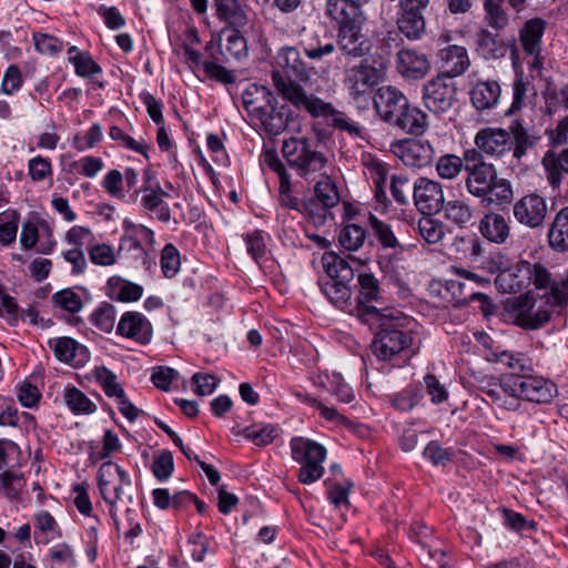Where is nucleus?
<instances>
[{
  "mask_svg": "<svg viewBox=\"0 0 568 568\" xmlns=\"http://www.w3.org/2000/svg\"><path fill=\"white\" fill-rule=\"evenodd\" d=\"M242 99L244 109L253 119L263 114L264 110L271 106L273 102H276L275 95L268 88L255 83L250 84L245 89Z\"/></svg>",
  "mask_w": 568,
  "mask_h": 568,
  "instance_id": "27",
  "label": "nucleus"
},
{
  "mask_svg": "<svg viewBox=\"0 0 568 568\" xmlns=\"http://www.w3.org/2000/svg\"><path fill=\"white\" fill-rule=\"evenodd\" d=\"M115 308L109 303L101 304L92 314V323L102 332L110 333L114 327Z\"/></svg>",
  "mask_w": 568,
  "mask_h": 568,
  "instance_id": "51",
  "label": "nucleus"
},
{
  "mask_svg": "<svg viewBox=\"0 0 568 568\" xmlns=\"http://www.w3.org/2000/svg\"><path fill=\"white\" fill-rule=\"evenodd\" d=\"M282 153L300 178L306 181L323 178L314 186L315 196L305 201L303 207L314 223H324L329 209L336 206L341 200L335 183L323 172L327 163L326 158L305 138L284 140Z\"/></svg>",
  "mask_w": 568,
  "mask_h": 568,
  "instance_id": "1",
  "label": "nucleus"
},
{
  "mask_svg": "<svg viewBox=\"0 0 568 568\" xmlns=\"http://www.w3.org/2000/svg\"><path fill=\"white\" fill-rule=\"evenodd\" d=\"M535 290L544 291L535 294V304L540 301L535 312V329L550 320L557 307L568 304V292L561 288V284L552 281L550 273L542 266L535 264Z\"/></svg>",
  "mask_w": 568,
  "mask_h": 568,
  "instance_id": "8",
  "label": "nucleus"
},
{
  "mask_svg": "<svg viewBox=\"0 0 568 568\" xmlns=\"http://www.w3.org/2000/svg\"><path fill=\"white\" fill-rule=\"evenodd\" d=\"M337 38L338 48L346 57L362 58L372 47L369 39L362 33V23L339 29Z\"/></svg>",
  "mask_w": 568,
  "mask_h": 568,
  "instance_id": "17",
  "label": "nucleus"
},
{
  "mask_svg": "<svg viewBox=\"0 0 568 568\" xmlns=\"http://www.w3.org/2000/svg\"><path fill=\"white\" fill-rule=\"evenodd\" d=\"M313 118H325L335 129L347 132L351 136H361L362 128L343 112L337 111L332 103L316 97L303 109Z\"/></svg>",
  "mask_w": 568,
  "mask_h": 568,
  "instance_id": "15",
  "label": "nucleus"
},
{
  "mask_svg": "<svg viewBox=\"0 0 568 568\" xmlns=\"http://www.w3.org/2000/svg\"><path fill=\"white\" fill-rule=\"evenodd\" d=\"M173 456L171 452H163L154 458L152 471L156 479L166 480L173 473Z\"/></svg>",
  "mask_w": 568,
  "mask_h": 568,
  "instance_id": "60",
  "label": "nucleus"
},
{
  "mask_svg": "<svg viewBox=\"0 0 568 568\" xmlns=\"http://www.w3.org/2000/svg\"><path fill=\"white\" fill-rule=\"evenodd\" d=\"M6 221L0 217V243L4 246L16 241L19 224V214L16 211L3 213Z\"/></svg>",
  "mask_w": 568,
  "mask_h": 568,
  "instance_id": "53",
  "label": "nucleus"
},
{
  "mask_svg": "<svg viewBox=\"0 0 568 568\" xmlns=\"http://www.w3.org/2000/svg\"><path fill=\"white\" fill-rule=\"evenodd\" d=\"M467 191L480 199L483 206H498L510 203L513 189L510 182L499 178L494 164H480L467 172L465 180Z\"/></svg>",
  "mask_w": 568,
  "mask_h": 568,
  "instance_id": "5",
  "label": "nucleus"
},
{
  "mask_svg": "<svg viewBox=\"0 0 568 568\" xmlns=\"http://www.w3.org/2000/svg\"><path fill=\"white\" fill-rule=\"evenodd\" d=\"M49 346L60 362L79 366L89 359L88 348L71 337L51 338Z\"/></svg>",
  "mask_w": 568,
  "mask_h": 568,
  "instance_id": "25",
  "label": "nucleus"
},
{
  "mask_svg": "<svg viewBox=\"0 0 568 568\" xmlns=\"http://www.w3.org/2000/svg\"><path fill=\"white\" fill-rule=\"evenodd\" d=\"M417 229L422 239L429 244L438 243L444 236L442 224L430 219L429 215L418 221Z\"/></svg>",
  "mask_w": 568,
  "mask_h": 568,
  "instance_id": "52",
  "label": "nucleus"
},
{
  "mask_svg": "<svg viewBox=\"0 0 568 568\" xmlns=\"http://www.w3.org/2000/svg\"><path fill=\"white\" fill-rule=\"evenodd\" d=\"M542 168L547 174V179L552 186H557L561 180V173H568V149L564 150L560 155L548 151L541 161Z\"/></svg>",
  "mask_w": 568,
  "mask_h": 568,
  "instance_id": "35",
  "label": "nucleus"
},
{
  "mask_svg": "<svg viewBox=\"0 0 568 568\" xmlns=\"http://www.w3.org/2000/svg\"><path fill=\"white\" fill-rule=\"evenodd\" d=\"M272 80L278 94L298 110H303L316 98L300 84L310 80V68L296 47L284 45L277 50Z\"/></svg>",
  "mask_w": 568,
  "mask_h": 568,
  "instance_id": "2",
  "label": "nucleus"
},
{
  "mask_svg": "<svg viewBox=\"0 0 568 568\" xmlns=\"http://www.w3.org/2000/svg\"><path fill=\"white\" fill-rule=\"evenodd\" d=\"M344 82L349 94L358 98L377 83V71L367 62L362 61L346 71Z\"/></svg>",
  "mask_w": 568,
  "mask_h": 568,
  "instance_id": "22",
  "label": "nucleus"
},
{
  "mask_svg": "<svg viewBox=\"0 0 568 568\" xmlns=\"http://www.w3.org/2000/svg\"><path fill=\"white\" fill-rule=\"evenodd\" d=\"M32 38L36 50L42 54L55 55L63 48L62 41L51 34L34 32Z\"/></svg>",
  "mask_w": 568,
  "mask_h": 568,
  "instance_id": "55",
  "label": "nucleus"
},
{
  "mask_svg": "<svg viewBox=\"0 0 568 568\" xmlns=\"http://www.w3.org/2000/svg\"><path fill=\"white\" fill-rule=\"evenodd\" d=\"M290 447L292 458L302 465L298 480L305 485L317 481L324 474L322 464L326 457V449L321 444L304 437L292 438Z\"/></svg>",
  "mask_w": 568,
  "mask_h": 568,
  "instance_id": "9",
  "label": "nucleus"
},
{
  "mask_svg": "<svg viewBox=\"0 0 568 568\" xmlns=\"http://www.w3.org/2000/svg\"><path fill=\"white\" fill-rule=\"evenodd\" d=\"M510 59L516 73V78L513 83V103L510 108L505 112L506 115H511L523 108L525 104L526 93L530 84L528 78L524 77V71L521 69L519 59V51L516 45H513L510 49Z\"/></svg>",
  "mask_w": 568,
  "mask_h": 568,
  "instance_id": "30",
  "label": "nucleus"
},
{
  "mask_svg": "<svg viewBox=\"0 0 568 568\" xmlns=\"http://www.w3.org/2000/svg\"><path fill=\"white\" fill-rule=\"evenodd\" d=\"M548 240L551 247L558 251L568 250V206L556 215L548 232Z\"/></svg>",
  "mask_w": 568,
  "mask_h": 568,
  "instance_id": "38",
  "label": "nucleus"
},
{
  "mask_svg": "<svg viewBox=\"0 0 568 568\" xmlns=\"http://www.w3.org/2000/svg\"><path fill=\"white\" fill-rule=\"evenodd\" d=\"M545 30V21L538 18H535V70H539V77L545 81V91L544 97L546 100V112L551 115L559 108L568 110V84L557 91L551 83L548 81V77L542 72L544 70V58L540 57L539 50H537V44L539 39L541 38Z\"/></svg>",
  "mask_w": 568,
  "mask_h": 568,
  "instance_id": "11",
  "label": "nucleus"
},
{
  "mask_svg": "<svg viewBox=\"0 0 568 568\" xmlns=\"http://www.w3.org/2000/svg\"><path fill=\"white\" fill-rule=\"evenodd\" d=\"M455 82L446 75H437L427 81L423 89L425 106L435 114L448 111L455 101Z\"/></svg>",
  "mask_w": 568,
  "mask_h": 568,
  "instance_id": "10",
  "label": "nucleus"
},
{
  "mask_svg": "<svg viewBox=\"0 0 568 568\" xmlns=\"http://www.w3.org/2000/svg\"><path fill=\"white\" fill-rule=\"evenodd\" d=\"M372 314L371 326H375V337L371 344L372 353L381 361L408 353L413 345L412 331L407 327L406 317L394 313H384L378 308H368Z\"/></svg>",
  "mask_w": 568,
  "mask_h": 568,
  "instance_id": "3",
  "label": "nucleus"
},
{
  "mask_svg": "<svg viewBox=\"0 0 568 568\" xmlns=\"http://www.w3.org/2000/svg\"><path fill=\"white\" fill-rule=\"evenodd\" d=\"M532 281V267L521 261L514 268L500 273L497 284L509 293H520L510 304L514 322L524 328H532V295L529 286Z\"/></svg>",
  "mask_w": 568,
  "mask_h": 568,
  "instance_id": "4",
  "label": "nucleus"
},
{
  "mask_svg": "<svg viewBox=\"0 0 568 568\" xmlns=\"http://www.w3.org/2000/svg\"><path fill=\"white\" fill-rule=\"evenodd\" d=\"M475 145L486 155L499 158L511 148L509 133L504 129L485 128L477 132Z\"/></svg>",
  "mask_w": 568,
  "mask_h": 568,
  "instance_id": "18",
  "label": "nucleus"
},
{
  "mask_svg": "<svg viewBox=\"0 0 568 568\" xmlns=\"http://www.w3.org/2000/svg\"><path fill=\"white\" fill-rule=\"evenodd\" d=\"M90 260L101 266L113 265L116 261L113 248L108 244H97L89 250Z\"/></svg>",
  "mask_w": 568,
  "mask_h": 568,
  "instance_id": "62",
  "label": "nucleus"
},
{
  "mask_svg": "<svg viewBox=\"0 0 568 568\" xmlns=\"http://www.w3.org/2000/svg\"><path fill=\"white\" fill-rule=\"evenodd\" d=\"M393 152L407 166L423 168L429 164L435 151L428 141L406 139L393 145Z\"/></svg>",
  "mask_w": 568,
  "mask_h": 568,
  "instance_id": "16",
  "label": "nucleus"
},
{
  "mask_svg": "<svg viewBox=\"0 0 568 568\" xmlns=\"http://www.w3.org/2000/svg\"><path fill=\"white\" fill-rule=\"evenodd\" d=\"M111 285L110 296L113 300L120 302H134L141 298L143 287L135 283L128 281H121L120 278H111L109 281Z\"/></svg>",
  "mask_w": 568,
  "mask_h": 568,
  "instance_id": "41",
  "label": "nucleus"
},
{
  "mask_svg": "<svg viewBox=\"0 0 568 568\" xmlns=\"http://www.w3.org/2000/svg\"><path fill=\"white\" fill-rule=\"evenodd\" d=\"M116 333L145 344L152 337V326L141 313L126 312L119 321Z\"/></svg>",
  "mask_w": 568,
  "mask_h": 568,
  "instance_id": "23",
  "label": "nucleus"
},
{
  "mask_svg": "<svg viewBox=\"0 0 568 568\" xmlns=\"http://www.w3.org/2000/svg\"><path fill=\"white\" fill-rule=\"evenodd\" d=\"M325 14L338 26V30L362 23L361 7L351 0H326Z\"/></svg>",
  "mask_w": 568,
  "mask_h": 568,
  "instance_id": "24",
  "label": "nucleus"
},
{
  "mask_svg": "<svg viewBox=\"0 0 568 568\" xmlns=\"http://www.w3.org/2000/svg\"><path fill=\"white\" fill-rule=\"evenodd\" d=\"M369 224L374 232V235L381 243L384 248H399L403 251L398 240L394 235L390 226L383 221L378 220L376 216H369Z\"/></svg>",
  "mask_w": 568,
  "mask_h": 568,
  "instance_id": "46",
  "label": "nucleus"
},
{
  "mask_svg": "<svg viewBox=\"0 0 568 568\" xmlns=\"http://www.w3.org/2000/svg\"><path fill=\"white\" fill-rule=\"evenodd\" d=\"M366 232L357 224L345 225L338 235L339 244L347 251H357L365 242Z\"/></svg>",
  "mask_w": 568,
  "mask_h": 568,
  "instance_id": "44",
  "label": "nucleus"
},
{
  "mask_svg": "<svg viewBox=\"0 0 568 568\" xmlns=\"http://www.w3.org/2000/svg\"><path fill=\"white\" fill-rule=\"evenodd\" d=\"M557 393V386L551 381L535 376V403L547 404Z\"/></svg>",
  "mask_w": 568,
  "mask_h": 568,
  "instance_id": "61",
  "label": "nucleus"
},
{
  "mask_svg": "<svg viewBox=\"0 0 568 568\" xmlns=\"http://www.w3.org/2000/svg\"><path fill=\"white\" fill-rule=\"evenodd\" d=\"M255 120L260 121L262 129L268 135L276 136L287 129L290 112L284 105H278L276 101L264 110L263 114L258 115Z\"/></svg>",
  "mask_w": 568,
  "mask_h": 568,
  "instance_id": "31",
  "label": "nucleus"
},
{
  "mask_svg": "<svg viewBox=\"0 0 568 568\" xmlns=\"http://www.w3.org/2000/svg\"><path fill=\"white\" fill-rule=\"evenodd\" d=\"M160 263L165 277L172 278L176 275L181 266V257L173 244L169 243L163 247Z\"/></svg>",
  "mask_w": 568,
  "mask_h": 568,
  "instance_id": "47",
  "label": "nucleus"
},
{
  "mask_svg": "<svg viewBox=\"0 0 568 568\" xmlns=\"http://www.w3.org/2000/svg\"><path fill=\"white\" fill-rule=\"evenodd\" d=\"M216 17L230 28H244L248 23L245 9L239 0H213Z\"/></svg>",
  "mask_w": 568,
  "mask_h": 568,
  "instance_id": "33",
  "label": "nucleus"
},
{
  "mask_svg": "<svg viewBox=\"0 0 568 568\" xmlns=\"http://www.w3.org/2000/svg\"><path fill=\"white\" fill-rule=\"evenodd\" d=\"M243 436L252 440L256 446H266L276 437V428L267 425L263 427L251 426L242 430Z\"/></svg>",
  "mask_w": 568,
  "mask_h": 568,
  "instance_id": "54",
  "label": "nucleus"
},
{
  "mask_svg": "<svg viewBox=\"0 0 568 568\" xmlns=\"http://www.w3.org/2000/svg\"><path fill=\"white\" fill-rule=\"evenodd\" d=\"M413 187L407 178L403 175H393L390 180V193L398 204H407L408 195Z\"/></svg>",
  "mask_w": 568,
  "mask_h": 568,
  "instance_id": "63",
  "label": "nucleus"
},
{
  "mask_svg": "<svg viewBox=\"0 0 568 568\" xmlns=\"http://www.w3.org/2000/svg\"><path fill=\"white\" fill-rule=\"evenodd\" d=\"M192 383L194 384V393L199 396L211 395L219 385V379L209 373H195L192 376Z\"/></svg>",
  "mask_w": 568,
  "mask_h": 568,
  "instance_id": "59",
  "label": "nucleus"
},
{
  "mask_svg": "<svg viewBox=\"0 0 568 568\" xmlns=\"http://www.w3.org/2000/svg\"><path fill=\"white\" fill-rule=\"evenodd\" d=\"M500 94V85L495 80H478L470 90L471 103L479 111L495 108Z\"/></svg>",
  "mask_w": 568,
  "mask_h": 568,
  "instance_id": "28",
  "label": "nucleus"
},
{
  "mask_svg": "<svg viewBox=\"0 0 568 568\" xmlns=\"http://www.w3.org/2000/svg\"><path fill=\"white\" fill-rule=\"evenodd\" d=\"M413 199L417 210L425 215L438 213L444 206L442 185L427 178H418L415 181Z\"/></svg>",
  "mask_w": 568,
  "mask_h": 568,
  "instance_id": "14",
  "label": "nucleus"
},
{
  "mask_svg": "<svg viewBox=\"0 0 568 568\" xmlns=\"http://www.w3.org/2000/svg\"><path fill=\"white\" fill-rule=\"evenodd\" d=\"M463 170V160L455 154L442 155L436 163V171L442 179L453 180Z\"/></svg>",
  "mask_w": 568,
  "mask_h": 568,
  "instance_id": "49",
  "label": "nucleus"
},
{
  "mask_svg": "<svg viewBox=\"0 0 568 568\" xmlns=\"http://www.w3.org/2000/svg\"><path fill=\"white\" fill-rule=\"evenodd\" d=\"M479 231L489 242L501 244L508 239L510 229L503 215L488 213L480 220Z\"/></svg>",
  "mask_w": 568,
  "mask_h": 568,
  "instance_id": "34",
  "label": "nucleus"
},
{
  "mask_svg": "<svg viewBox=\"0 0 568 568\" xmlns=\"http://www.w3.org/2000/svg\"><path fill=\"white\" fill-rule=\"evenodd\" d=\"M358 317L364 323H369L372 314L368 313V308H377L371 305L373 302H377L381 297V288L378 280L371 273H361L358 275Z\"/></svg>",
  "mask_w": 568,
  "mask_h": 568,
  "instance_id": "21",
  "label": "nucleus"
},
{
  "mask_svg": "<svg viewBox=\"0 0 568 568\" xmlns=\"http://www.w3.org/2000/svg\"><path fill=\"white\" fill-rule=\"evenodd\" d=\"M504 0H485V22L496 31L504 30L508 24V14L503 8Z\"/></svg>",
  "mask_w": 568,
  "mask_h": 568,
  "instance_id": "43",
  "label": "nucleus"
},
{
  "mask_svg": "<svg viewBox=\"0 0 568 568\" xmlns=\"http://www.w3.org/2000/svg\"><path fill=\"white\" fill-rule=\"evenodd\" d=\"M444 72L439 75L453 78L462 75L470 64L467 50L460 45H448L438 52Z\"/></svg>",
  "mask_w": 568,
  "mask_h": 568,
  "instance_id": "26",
  "label": "nucleus"
},
{
  "mask_svg": "<svg viewBox=\"0 0 568 568\" xmlns=\"http://www.w3.org/2000/svg\"><path fill=\"white\" fill-rule=\"evenodd\" d=\"M97 480L100 494L109 506V515L115 528L120 529L119 508L133 500L131 495L124 493V487L132 485L131 478L122 467L109 460L100 466Z\"/></svg>",
  "mask_w": 568,
  "mask_h": 568,
  "instance_id": "6",
  "label": "nucleus"
},
{
  "mask_svg": "<svg viewBox=\"0 0 568 568\" xmlns=\"http://www.w3.org/2000/svg\"><path fill=\"white\" fill-rule=\"evenodd\" d=\"M503 357H507L508 366L514 369H519L520 373H513L507 375L500 386L505 393L513 397L532 400V378L530 375V367L523 364L520 358H515L513 355L503 353Z\"/></svg>",
  "mask_w": 568,
  "mask_h": 568,
  "instance_id": "12",
  "label": "nucleus"
},
{
  "mask_svg": "<svg viewBox=\"0 0 568 568\" xmlns=\"http://www.w3.org/2000/svg\"><path fill=\"white\" fill-rule=\"evenodd\" d=\"M29 175L33 182H39L52 175V165L49 159L40 155L32 158L28 163Z\"/></svg>",
  "mask_w": 568,
  "mask_h": 568,
  "instance_id": "58",
  "label": "nucleus"
},
{
  "mask_svg": "<svg viewBox=\"0 0 568 568\" xmlns=\"http://www.w3.org/2000/svg\"><path fill=\"white\" fill-rule=\"evenodd\" d=\"M427 126L428 122L426 113L413 105L395 128L407 134L420 135L426 131Z\"/></svg>",
  "mask_w": 568,
  "mask_h": 568,
  "instance_id": "40",
  "label": "nucleus"
},
{
  "mask_svg": "<svg viewBox=\"0 0 568 568\" xmlns=\"http://www.w3.org/2000/svg\"><path fill=\"white\" fill-rule=\"evenodd\" d=\"M503 357H507L508 366L514 369H519L520 373H513L507 375L500 386L505 393L513 397L532 400V378L530 375V367L523 364L520 358H515L513 355L503 353Z\"/></svg>",
  "mask_w": 568,
  "mask_h": 568,
  "instance_id": "13",
  "label": "nucleus"
},
{
  "mask_svg": "<svg viewBox=\"0 0 568 568\" xmlns=\"http://www.w3.org/2000/svg\"><path fill=\"white\" fill-rule=\"evenodd\" d=\"M241 28H227L221 32V38L225 37V44H219L222 58L211 53V58L216 61H230V59L240 60L247 54V44L245 38L240 32Z\"/></svg>",
  "mask_w": 568,
  "mask_h": 568,
  "instance_id": "29",
  "label": "nucleus"
},
{
  "mask_svg": "<svg viewBox=\"0 0 568 568\" xmlns=\"http://www.w3.org/2000/svg\"><path fill=\"white\" fill-rule=\"evenodd\" d=\"M407 97L395 87L384 85L377 89L374 97V108L378 116L386 123L406 105Z\"/></svg>",
  "mask_w": 568,
  "mask_h": 568,
  "instance_id": "19",
  "label": "nucleus"
},
{
  "mask_svg": "<svg viewBox=\"0 0 568 568\" xmlns=\"http://www.w3.org/2000/svg\"><path fill=\"white\" fill-rule=\"evenodd\" d=\"M444 216L446 220L457 225L458 227H467L469 224H473V210L470 205L460 199L444 202Z\"/></svg>",
  "mask_w": 568,
  "mask_h": 568,
  "instance_id": "36",
  "label": "nucleus"
},
{
  "mask_svg": "<svg viewBox=\"0 0 568 568\" xmlns=\"http://www.w3.org/2000/svg\"><path fill=\"white\" fill-rule=\"evenodd\" d=\"M510 131L515 140L514 156L519 161L529 146V135L520 121H514Z\"/></svg>",
  "mask_w": 568,
  "mask_h": 568,
  "instance_id": "57",
  "label": "nucleus"
},
{
  "mask_svg": "<svg viewBox=\"0 0 568 568\" xmlns=\"http://www.w3.org/2000/svg\"><path fill=\"white\" fill-rule=\"evenodd\" d=\"M302 47L305 55L314 61H322L335 51L334 41L328 37L321 39L318 36H314L303 40Z\"/></svg>",
  "mask_w": 568,
  "mask_h": 568,
  "instance_id": "39",
  "label": "nucleus"
},
{
  "mask_svg": "<svg viewBox=\"0 0 568 568\" xmlns=\"http://www.w3.org/2000/svg\"><path fill=\"white\" fill-rule=\"evenodd\" d=\"M94 374L106 396L118 398L124 393L121 385L116 382L115 374L106 367H97Z\"/></svg>",
  "mask_w": 568,
  "mask_h": 568,
  "instance_id": "48",
  "label": "nucleus"
},
{
  "mask_svg": "<svg viewBox=\"0 0 568 568\" xmlns=\"http://www.w3.org/2000/svg\"><path fill=\"white\" fill-rule=\"evenodd\" d=\"M476 50L485 60H495L506 55L507 45L498 34L481 28L476 33Z\"/></svg>",
  "mask_w": 568,
  "mask_h": 568,
  "instance_id": "32",
  "label": "nucleus"
},
{
  "mask_svg": "<svg viewBox=\"0 0 568 568\" xmlns=\"http://www.w3.org/2000/svg\"><path fill=\"white\" fill-rule=\"evenodd\" d=\"M397 27L409 40H418L425 32V19L423 14L400 13L397 18Z\"/></svg>",
  "mask_w": 568,
  "mask_h": 568,
  "instance_id": "42",
  "label": "nucleus"
},
{
  "mask_svg": "<svg viewBox=\"0 0 568 568\" xmlns=\"http://www.w3.org/2000/svg\"><path fill=\"white\" fill-rule=\"evenodd\" d=\"M396 63L397 70L403 77L414 80L424 78L430 69L426 54L414 49L399 50Z\"/></svg>",
  "mask_w": 568,
  "mask_h": 568,
  "instance_id": "20",
  "label": "nucleus"
},
{
  "mask_svg": "<svg viewBox=\"0 0 568 568\" xmlns=\"http://www.w3.org/2000/svg\"><path fill=\"white\" fill-rule=\"evenodd\" d=\"M419 398L420 396L417 392L412 388H405L394 395L392 404L398 410L408 412L418 404Z\"/></svg>",
  "mask_w": 568,
  "mask_h": 568,
  "instance_id": "64",
  "label": "nucleus"
},
{
  "mask_svg": "<svg viewBox=\"0 0 568 568\" xmlns=\"http://www.w3.org/2000/svg\"><path fill=\"white\" fill-rule=\"evenodd\" d=\"M52 303L54 306L72 314L80 312L83 307L82 297L74 288H64L55 292L52 295Z\"/></svg>",
  "mask_w": 568,
  "mask_h": 568,
  "instance_id": "45",
  "label": "nucleus"
},
{
  "mask_svg": "<svg viewBox=\"0 0 568 568\" xmlns=\"http://www.w3.org/2000/svg\"><path fill=\"white\" fill-rule=\"evenodd\" d=\"M63 402L75 415H89L97 410V405L75 386H68L64 389Z\"/></svg>",
  "mask_w": 568,
  "mask_h": 568,
  "instance_id": "37",
  "label": "nucleus"
},
{
  "mask_svg": "<svg viewBox=\"0 0 568 568\" xmlns=\"http://www.w3.org/2000/svg\"><path fill=\"white\" fill-rule=\"evenodd\" d=\"M244 241L247 253L257 264H260L266 254V244L263 232L254 231L248 233L245 235Z\"/></svg>",
  "mask_w": 568,
  "mask_h": 568,
  "instance_id": "56",
  "label": "nucleus"
},
{
  "mask_svg": "<svg viewBox=\"0 0 568 568\" xmlns=\"http://www.w3.org/2000/svg\"><path fill=\"white\" fill-rule=\"evenodd\" d=\"M323 266L327 280L320 281L321 290L335 306L344 308L352 296L348 283L354 278V271L346 260L333 253L324 254Z\"/></svg>",
  "mask_w": 568,
  "mask_h": 568,
  "instance_id": "7",
  "label": "nucleus"
},
{
  "mask_svg": "<svg viewBox=\"0 0 568 568\" xmlns=\"http://www.w3.org/2000/svg\"><path fill=\"white\" fill-rule=\"evenodd\" d=\"M69 61L74 65L77 74L82 78H91L102 71L89 52L71 55Z\"/></svg>",
  "mask_w": 568,
  "mask_h": 568,
  "instance_id": "50",
  "label": "nucleus"
}]
</instances>
